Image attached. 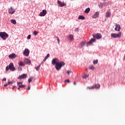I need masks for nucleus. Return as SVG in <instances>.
Instances as JSON below:
<instances>
[{
  "label": "nucleus",
  "instance_id": "obj_1",
  "mask_svg": "<svg viewBox=\"0 0 125 125\" xmlns=\"http://www.w3.org/2000/svg\"><path fill=\"white\" fill-rule=\"evenodd\" d=\"M52 65H56L55 68L57 71H59L62 68V66H65V62H59L57 58L53 59L52 61Z\"/></svg>",
  "mask_w": 125,
  "mask_h": 125
},
{
  "label": "nucleus",
  "instance_id": "obj_2",
  "mask_svg": "<svg viewBox=\"0 0 125 125\" xmlns=\"http://www.w3.org/2000/svg\"><path fill=\"white\" fill-rule=\"evenodd\" d=\"M9 69L10 70V71H15V70H16L15 67H14V65L12 62H11L9 64V66H7L6 67V71L7 72H8V71H9Z\"/></svg>",
  "mask_w": 125,
  "mask_h": 125
},
{
  "label": "nucleus",
  "instance_id": "obj_3",
  "mask_svg": "<svg viewBox=\"0 0 125 125\" xmlns=\"http://www.w3.org/2000/svg\"><path fill=\"white\" fill-rule=\"evenodd\" d=\"M9 36L7 33L5 32H0V37L1 39H2L4 41H5L7 38H8Z\"/></svg>",
  "mask_w": 125,
  "mask_h": 125
},
{
  "label": "nucleus",
  "instance_id": "obj_4",
  "mask_svg": "<svg viewBox=\"0 0 125 125\" xmlns=\"http://www.w3.org/2000/svg\"><path fill=\"white\" fill-rule=\"evenodd\" d=\"M111 37L114 38V39H117V38H121L122 37V32H119L118 34L116 33H112L111 35Z\"/></svg>",
  "mask_w": 125,
  "mask_h": 125
},
{
  "label": "nucleus",
  "instance_id": "obj_5",
  "mask_svg": "<svg viewBox=\"0 0 125 125\" xmlns=\"http://www.w3.org/2000/svg\"><path fill=\"white\" fill-rule=\"evenodd\" d=\"M92 36L93 38L97 39V40H99L102 38V35L100 33L93 34Z\"/></svg>",
  "mask_w": 125,
  "mask_h": 125
},
{
  "label": "nucleus",
  "instance_id": "obj_6",
  "mask_svg": "<svg viewBox=\"0 0 125 125\" xmlns=\"http://www.w3.org/2000/svg\"><path fill=\"white\" fill-rule=\"evenodd\" d=\"M96 40L94 38H92L89 42H87V46H88V45H90L91 43H93L94 42H95Z\"/></svg>",
  "mask_w": 125,
  "mask_h": 125
},
{
  "label": "nucleus",
  "instance_id": "obj_7",
  "mask_svg": "<svg viewBox=\"0 0 125 125\" xmlns=\"http://www.w3.org/2000/svg\"><path fill=\"white\" fill-rule=\"evenodd\" d=\"M8 57H9V58H10V59H14L17 57V55H16V54H15L14 53H12V54H10L8 56Z\"/></svg>",
  "mask_w": 125,
  "mask_h": 125
},
{
  "label": "nucleus",
  "instance_id": "obj_8",
  "mask_svg": "<svg viewBox=\"0 0 125 125\" xmlns=\"http://www.w3.org/2000/svg\"><path fill=\"white\" fill-rule=\"evenodd\" d=\"M23 54L25 56H29V54H30V51L28 49H25L23 52Z\"/></svg>",
  "mask_w": 125,
  "mask_h": 125
},
{
  "label": "nucleus",
  "instance_id": "obj_9",
  "mask_svg": "<svg viewBox=\"0 0 125 125\" xmlns=\"http://www.w3.org/2000/svg\"><path fill=\"white\" fill-rule=\"evenodd\" d=\"M8 12L10 14H13L15 12V9H14L12 7L8 9Z\"/></svg>",
  "mask_w": 125,
  "mask_h": 125
},
{
  "label": "nucleus",
  "instance_id": "obj_10",
  "mask_svg": "<svg viewBox=\"0 0 125 125\" xmlns=\"http://www.w3.org/2000/svg\"><path fill=\"white\" fill-rule=\"evenodd\" d=\"M46 13H47V11L46 10H43L42 11V12H41L39 14V16H40L41 17H42V16H45V15H46Z\"/></svg>",
  "mask_w": 125,
  "mask_h": 125
},
{
  "label": "nucleus",
  "instance_id": "obj_11",
  "mask_svg": "<svg viewBox=\"0 0 125 125\" xmlns=\"http://www.w3.org/2000/svg\"><path fill=\"white\" fill-rule=\"evenodd\" d=\"M58 4H59V6H60L61 7H63V6L66 5L64 2H62L60 0H58Z\"/></svg>",
  "mask_w": 125,
  "mask_h": 125
},
{
  "label": "nucleus",
  "instance_id": "obj_12",
  "mask_svg": "<svg viewBox=\"0 0 125 125\" xmlns=\"http://www.w3.org/2000/svg\"><path fill=\"white\" fill-rule=\"evenodd\" d=\"M27 78V74H23L18 77L19 80H22L23 79H26Z\"/></svg>",
  "mask_w": 125,
  "mask_h": 125
},
{
  "label": "nucleus",
  "instance_id": "obj_13",
  "mask_svg": "<svg viewBox=\"0 0 125 125\" xmlns=\"http://www.w3.org/2000/svg\"><path fill=\"white\" fill-rule=\"evenodd\" d=\"M120 30H121V26L120 25V24H116L115 30L118 31L119 32L120 31Z\"/></svg>",
  "mask_w": 125,
  "mask_h": 125
},
{
  "label": "nucleus",
  "instance_id": "obj_14",
  "mask_svg": "<svg viewBox=\"0 0 125 125\" xmlns=\"http://www.w3.org/2000/svg\"><path fill=\"white\" fill-rule=\"evenodd\" d=\"M67 39L69 41L72 42L74 40V36H73V35L70 34L67 36Z\"/></svg>",
  "mask_w": 125,
  "mask_h": 125
},
{
  "label": "nucleus",
  "instance_id": "obj_15",
  "mask_svg": "<svg viewBox=\"0 0 125 125\" xmlns=\"http://www.w3.org/2000/svg\"><path fill=\"white\" fill-rule=\"evenodd\" d=\"M99 17V13L98 12H96L93 16L92 18H97V17Z\"/></svg>",
  "mask_w": 125,
  "mask_h": 125
},
{
  "label": "nucleus",
  "instance_id": "obj_16",
  "mask_svg": "<svg viewBox=\"0 0 125 125\" xmlns=\"http://www.w3.org/2000/svg\"><path fill=\"white\" fill-rule=\"evenodd\" d=\"M100 87V84H95L92 86V88H99Z\"/></svg>",
  "mask_w": 125,
  "mask_h": 125
},
{
  "label": "nucleus",
  "instance_id": "obj_17",
  "mask_svg": "<svg viewBox=\"0 0 125 125\" xmlns=\"http://www.w3.org/2000/svg\"><path fill=\"white\" fill-rule=\"evenodd\" d=\"M84 44H85V42H82L79 45L80 48H83V47L84 46Z\"/></svg>",
  "mask_w": 125,
  "mask_h": 125
},
{
  "label": "nucleus",
  "instance_id": "obj_18",
  "mask_svg": "<svg viewBox=\"0 0 125 125\" xmlns=\"http://www.w3.org/2000/svg\"><path fill=\"white\" fill-rule=\"evenodd\" d=\"M25 62L26 63V64H28L29 65H30L31 63V60H29L28 59H26L25 60Z\"/></svg>",
  "mask_w": 125,
  "mask_h": 125
},
{
  "label": "nucleus",
  "instance_id": "obj_19",
  "mask_svg": "<svg viewBox=\"0 0 125 125\" xmlns=\"http://www.w3.org/2000/svg\"><path fill=\"white\" fill-rule=\"evenodd\" d=\"M106 17L107 18H109V17H111V12H107L106 13Z\"/></svg>",
  "mask_w": 125,
  "mask_h": 125
},
{
  "label": "nucleus",
  "instance_id": "obj_20",
  "mask_svg": "<svg viewBox=\"0 0 125 125\" xmlns=\"http://www.w3.org/2000/svg\"><path fill=\"white\" fill-rule=\"evenodd\" d=\"M19 66H25V63H24V62H22L20 61L19 62Z\"/></svg>",
  "mask_w": 125,
  "mask_h": 125
},
{
  "label": "nucleus",
  "instance_id": "obj_21",
  "mask_svg": "<svg viewBox=\"0 0 125 125\" xmlns=\"http://www.w3.org/2000/svg\"><path fill=\"white\" fill-rule=\"evenodd\" d=\"M89 77V74H86L84 73V75L83 76V79H86V78H88Z\"/></svg>",
  "mask_w": 125,
  "mask_h": 125
},
{
  "label": "nucleus",
  "instance_id": "obj_22",
  "mask_svg": "<svg viewBox=\"0 0 125 125\" xmlns=\"http://www.w3.org/2000/svg\"><path fill=\"white\" fill-rule=\"evenodd\" d=\"M78 19L80 20H84V19H85V18H84V17H83V16H80L79 17H78Z\"/></svg>",
  "mask_w": 125,
  "mask_h": 125
},
{
  "label": "nucleus",
  "instance_id": "obj_23",
  "mask_svg": "<svg viewBox=\"0 0 125 125\" xmlns=\"http://www.w3.org/2000/svg\"><path fill=\"white\" fill-rule=\"evenodd\" d=\"M89 11H90V8H87L84 11V13H89Z\"/></svg>",
  "mask_w": 125,
  "mask_h": 125
},
{
  "label": "nucleus",
  "instance_id": "obj_24",
  "mask_svg": "<svg viewBox=\"0 0 125 125\" xmlns=\"http://www.w3.org/2000/svg\"><path fill=\"white\" fill-rule=\"evenodd\" d=\"M89 69H90V70H94V69H95V67H94V66L93 65H89Z\"/></svg>",
  "mask_w": 125,
  "mask_h": 125
},
{
  "label": "nucleus",
  "instance_id": "obj_25",
  "mask_svg": "<svg viewBox=\"0 0 125 125\" xmlns=\"http://www.w3.org/2000/svg\"><path fill=\"white\" fill-rule=\"evenodd\" d=\"M11 22L15 25L16 24V21L15 20H11Z\"/></svg>",
  "mask_w": 125,
  "mask_h": 125
},
{
  "label": "nucleus",
  "instance_id": "obj_26",
  "mask_svg": "<svg viewBox=\"0 0 125 125\" xmlns=\"http://www.w3.org/2000/svg\"><path fill=\"white\" fill-rule=\"evenodd\" d=\"M41 64H40L39 66L35 67L37 71H39V70H40V68H41Z\"/></svg>",
  "mask_w": 125,
  "mask_h": 125
},
{
  "label": "nucleus",
  "instance_id": "obj_27",
  "mask_svg": "<svg viewBox=\"0 0 125 125\" xmlns=\"http://www.w3.org/2000/svg\"><path fill=\"white\" fill-rule=\"evenodd\" d=\"M72 72V71L71 70H67L66 72V74H67V75L69 76V75H70V74H71Z\"/></svg>",
  "mask_w": 125,
  "mask_h": 125
},
{
  "label": "nucleus",
  "instance_id": "obj_28",
  "mask_svg": "<svg viewBox=\"0 0 125 125\" xmlns=\"http://www.w3.org/2000/svg\"><path fill=\"white\" fill-rule=\"evenodd\" d=\"M93 64H97L98 63V60H95L93 61Z\"/></svg>",
  "mask_w": 125,
  "mask_h": 125
},
{
  "label": "nucleus",
  "instance_id": "obj_29",
  "mask_svg": "<svg viewBox=\"0 0 125 125\" xmlns=\"http://www.w3.org/2000/svg\"><path fill=\"white\" fill-rule=\"evenodd\" d=\"M19 87H20L21 88H24V87H25V85H19Z\"/></svg>",
  "mask_w": 125,
  "mask_h": 125
},
{
  "label": "nucleus",
  "instance_id": "obj_30",
  "mask_svg": "<svg viewBox=\"0 0 125 125\" xmlns=\"http://www.w3.org/2000/svg\"><path fill=\"white\" fill-rule=\"evenodd\" d=\"M32 79H33V77L30 78L28 79V83H31L32 82Z\"/></svg>",
  "mask_w": 125,
  "mask_h": 125
},
{
  "label": "nucleus",
  "instance_id": "obj_31",
  "mask_svg": "<svg viewBox=\"0 0 125 125\" xmlns=\"http://www.w3.org/2000/svg\"><path fill=\"white\" fill-rule=\"evenodd\" d=\"M33 34H34V36H37V35H38V32L34 31Z\"/></svg>",
  "mask_w": 125,
  "mask_h": 125
},
{
  "label": "nucleus",
  "instance_id": "obj_32",
  "mask_svg": "<svg viewBox=\"0 0 125 125\" xmlns=\"http://www.w3.org/2000/svg\"><path fill=\"white\" fill-rule=\"evenodd\" d=\"M22 83H23V82H18L17 83V84L18 85H21V84H22Z\"/></svg>",
  "mask_w": 125,
  "mask_h": 125
},
{
  "label": "nucleus",
  "instance_id": "obj_33",
  "mask_svg": "<svg viewBox=\"0 0 125 125\" xmlns=\"http://www.w3.org/2000/svg\"><path fill=\"white\" fill-rule=\"evenodd\" d=\"M56 39H57V41H58V43H60V40H59V38H58V37H56Z\"/></svg>",
  "mask_w": 125,
  "mask_h": 125
},
{
  "label": "nucleus",
  "instance_id": "obj_34",
  "mask_svg": "<svg viewBox=\"0 0 125 125\" xmlns=\"http://www.w3.org/2000/svg\"><path fill=\"white\" fill-rule=\"evenodd\" d=\"M27 40H30L31 39V35H29L27 37Z\"/></svg>",
  "mask_w": 125,
  "mask_h": 125
},
{
  "label": "nucleus",
  "instance_id": "obj_35",
  "mask_svg": "<svg viewBox=\"0 0 125 125\" xmlns=\"http://www.w3.org/2000/svg\"><path fill=\"white\" fill-rule=\"evenodd\" d=\"M50 55L49 54H48L45 57V59H47L48 58V57H49Z\"/></svg>",
  "mask_w": 125,
  "mask_h": 125
},
{
  "label": "nucleus",
  "instance_id": "obj_36",
  "mask_svg": "<svg viewBox=\"0 0 125 125\" xmlns=\"http://www.w3.org/2000/svg\"><path fill=\"white\" fill-rule=\"evenodd\" d=\"M66 82H67V83H70V80L69 79H67L66 80L64 81V83H66Z\"/></svg>",
  "mask_w": 125,
  "mask_h": 125
},
{
  "label": "nucleus",
  "instance_id": "obj_37",
  "mask_svg": "<svg viewBox=\"0 0 125 125\" xmlns=\"http://www.w3.org/2000/svg\"><path fill=\"white\" fill-rule=\"evenodd\" d=\"M11 83H13V82H12V81H11V82L9 81L8 82V84H11Z\"/></svg>",
  "mask_w": 125,
  "mask_h": 125
},
{
  "label": "nucleus",
  "instance_id": "obj_38",
  "mask_svg": "<svg viewBox=\"0 0 125 125\" xmlns=\"http://www.w3.org/2000/svg\"><path fill=\"white\" fill-rule=\"evenodd\" d=\"M100 7H101V8H102V7H103V4L100 3Z\"/></svg>",
  "mask_w": 125,
  "mask_h": 125
},
{
  "label": "nucleus",
  "instance_id": "obj_39",
  "mask_svg": "<svg viewBox=\"0 0 125 125\" xmlns=\"http://www.w3.org/2000/svg\"><path fill=\"white\" fill-rule=\"evenodd\" d=\"M75 32H79V28H76L75 29Z\"/></svg>",
  "mask_w": 125,
  "mask_h": 125
},
{
  "label": "nucleus",
  "instance_id": "obj_40",
  "mask_svg": "<svg viewBox=\"0 0 125 125\" xmlns=\"http://www.w3.org/2000/svg\"><path fill=\"white\" fill-rule=\"evenodd\" d=\"M92 86H91V87H88L87 88H88V89H93L94 88H92Z\"/></svg>",
  "mask_w": 125,
  "mask_h": 125
},
{
  "label": "nucleus",
  "instance_id": "obj_41",
  "mask_svg": "<svg viewBox=\"0 0 125 125\" xmlns=\"http://www.w3.org/2000/svg\"><path fill=\"white\" fill-rule=\"evenodd\" d=\"M30 89H31V87L30 86H28L27 90H30Z\"/></svg>",
  "mask_w": 125,
  "mask_h": 125
},
{
  "label": "nucleus",
  "instance_id": "obj_42",
  "mask_svg": "<svg viewBox=\"0 0 125 125\" xmlns=\"http://www.w3.org/2000/svg\"><path fill=\"white\" fill-rule=\"evenodd\" d=\"M17 87H16V86H13L12 87V89H14L15 88H17Z\"/></svg>",
  "mask_w": 125,
  "mask_h": 125
},
{
  "label": "nucleus",
  "instance_id": "obj_43",
  "mask_svg": "<svg viewBox=\"0 0 125 125\" xmlns=\"http://www.w3.org/2000/svg\"><path fill=\"white\" fill-rule=\"evenodd\" d=\"M3 81H4L5 82L6 81V78H3Z\"/></svg>",
  "mask_w": 125,
  "mask_h": 125
},
{
  "label": "nucleus",
  "instance_id": "obj_44",
  "mask_svg": "<svg viewBox=\"0 0 125 125\" xmlns=\"http://www.w3.org/2000/svg\"><path fill=\"white\" fill-rule=\"evenodd\" d=\"M46 60V59L45 58H44V59L43 60V62H44Z\"/></svg>",
  "mask_w": 125,
  "mask_h": 125
},
{
  "label": "nucleus",
  "instance_id": "obj_45",
  "mask_svg": "<svg viewBox=\"0 0 125 125\" xmlns=\"http://www.w3.org/2000/svg\"><path fill=\"white\" fill-rule=\"evenodd\" d=\"M76 84H77V83H76V82H74L73 83V84H74V85H76Z\"/></svg>",
  "mask_w": 125,
  "mask_h": 125
},
{
  "label": "nucleus",
  "instance_id": "obj_46",
  "mask_svg": "<svg viewBox=\"0 0 125 125\" xmlns=\"http://www.w3.org/2000/svg\"><path fill=\"white\" fill-rule=\"evenodd\" d=\"M4 86L6 87V86H7V84L6 83L4 85Z\"/></svg>",
  "mask_w": 125,
  "mask_h": 125
},
{
  "label": "nucleus",
  "instance_id": "obj_47",
  "mask_svg": "<svg viewBox=\"0 0 125 125\" xmlns=\"http://www.w3.org/2000/svg\"><path fill=\"white\" fill-rule=\"evenodd\" d=\"M20 88H20V87H19H19H18V89H19H19H20Z\"/></svg>",
  "mask_w": 125,
  "mask_h": 125
}]
</instances>
